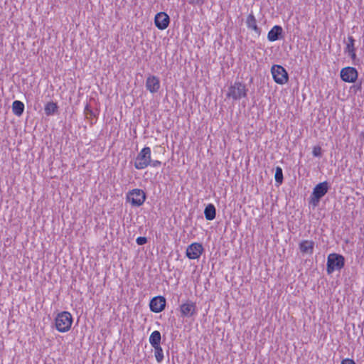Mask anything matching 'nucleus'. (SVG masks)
<instances>
[{"instance_id":"f257e3e1","label":"nucleus","mask_w":364,"mask_h":364,"mask_svg":"<svg viewBox=\"0 0 364 364\" xmlns=\"http://www.w3.org/2000/svg\"><path fill=\"white\" fill-rule=\"evenodd\" d=\"M73 323V316L68 311L59 313L55 318V325L59 332L68 331Z\"/></svg>"},{"instance_id":"0eeeda50","label":"nucleus","mask_w":364,"mask_h":364,"mask_svg":"<svg viewBox=\"0 0 364 364\" xmlns=\"http://www.w3.org/2000/svg\"><path fill=\"white\" fill-rule=\"evenodd\" d=\"M127 198L133 206L139 207L144 203L146 200V193L141 189H133L128 193Z\"/></svg>"},{"instance_id":"412c9836","label":"nucleus","mask_w":364,"mask_h":364,"mask_svg":"<svg viewBox=\"0 0 364 364\" xmlns=\"http://www.w3.org/2000/svg\"><path fill=\"white\" fill-rule=\"evenodd\" d=\"M154 348V355L158 363H161L164 360V353L160 345L152 346Z\"/></svg>"},{"instance_id":"dca6fc26","label":"nucleus","mask_w":364,"mask_h":364,"mask_svg":"<svg viewBox=\"0 0 364 364\" xmlns=\"http://www.w3.org/2000/svg\"><path fill=\"white\" fill-rule=\"evenodd\" d=\"M314 242L311 240H303L299 244V250L304 254L311 255L314 251Z\"/></svg>"},{"instance_id":"39448f33","label":"nucleus","mask_w":364,"mask_h":364,"mask_svg":"<svg viewBox=\"0 0 364 364\" xmlns=\"http://www.w3.org/2000/svg\"><path fill=\"white\" fill-rule=\"evenodd\" d=\"M271 73L274 82L279 85H284L289 80V74L286 69L280 65H274L271 68Z\"/></svg>"},{"instance_id":"9b49d317","label":"nucleus","mask_w":364,"mask_h":364,"mask_svg":"<svg viewBox=\"0 0 364 364\" xmlns=\"http://www.w3.org/2000/svg\"><path fill=\"white\" fill-rule=\"evenodd\" d=\"M169 23L170 18L165 12H159L155 16L154 23L158 29H166L168 26Z\"/></svg>"},{"instance_id":"aec40b11","label":"nucleus","mask_w":364,"mask_h":364,"mask_svg":"<svg viewBox=\"0 0 364 364\" xmlns=\"http://www.w3.org/2000/svg\"><path fill=\"white\" fill-rule=\"evenodd\" d=\"M58 107L56 103L53 102H49L45 106V114L47 116L53 115L58 111Z\"/></svg>"},{"instance_id":"b1692460","label":"nucleus","mask_w":364,"mask_h":364,"mask_svg":"<svg viewBox=\"0 0 364 364\" xmlns=\"http://www.w3.org/2000/svg\"><path fill=\"white\" fill-rule=\"evenodd\" d=\"M84 114L87 118H92L93 117H95V113L93 112L92 109H91L89 104H87L85 107L84 109Z\"/></svg>"},{"instance_id":"20e7f679","label":"nucleus","mask_w":364,"mask_h":364,"mask_svg":"<svg viewBox=\"0 0 364 364\" xmlns=\"http://www.w3.org/2000/svg\"><path fill=\"white\" fill-rule=\"evenodd\" d=\"M150 164L151 149L150 147L146 146L137 154L134 161V167L136 169H144L149 166Z\"/></svg>"},{"instance_id":"4468645a","label":"nucleus","mask_w":364,"mask_h":364,"mask_svg":"<svg viewBox=\"0 0 364 364\" xmlns=\"http://www.w3.org/2000/svg\"><path fill=\"white\" fill-rule=\"evenodd\" d=\"M283 29L281 26L276 25L272 28L267 34L269 41L274 42L282 38Z\"/></svg>"},{"instance_id":"f03ea898","label":"nucleus","mask_w":364,"mask_h":364,"mask_svg":"<svg viewBox=\"0 0 364 364\" xmlns=\"http://www.w3.org/2000/svg\"><path fill=\"white\" fill-rule=\"evenodd\" d=\"M330 186L327 181L318 183L313 189L309 198V203L314 207H316L321 198H323L328 191Z\"/></svg>"},{"instance_id":"bb28decb","label":"nucleus","mask_w":364,"mask_h":364,"mask_svg":"<svg viewBox=\"0 0 364 364\" xmlns=\"http://www.w3.org/2000/svg\"><path fill=\"white\" fill-rule=\"evenodd\" d=\"M161 164V162L160 161L151 159V164H149V166H153V167H158Z\"/></svg>"},{"instance_id":"393cba45","label":"nucleus","mask_w":364,"mask_h":364,"mask_svg":"<svg viewBox=\"0 0 364 364\" xmlns=\"http://www.w3.org/2000/svg\"><path fill=\"white\" fill-rule=\"evenodd\" d=\"M312 154L315 157H321L322 156V149L319 146H315L312 151Z\"/></svg>"},{"instance_id":"1a4fd4ad","label":"nucleus","mask_w":364,"mask_h":364,"mask_svg":"<svg viewBox=\"0 0 364 364\" xmlns=\"http://www.w3.org/2000/svg\"><path fill=\"white\" fill-rule=\"evenodd\" d=\"M166 299L163 296L152 298L149 303L150 310L154 313L161 312L166 307Z\"/></svg>"},{"instance_id":"c85d7f7f","label":"nucleus","mask_w":364,"mask_h":364,"mask_svg":"<svg viewBox=\"0 0 364 364\" xmlns=\"http://www.w3.org/2000/svg\"><path fill=\"white\" fill-rule=\"evenodd\" d=\"M341 364H355V363L352 359L346 358L342 360Z\"/></svg>"},{"instance_id":"cd10ccee","label":"nucleus","mask_w":364,"mask_h":364,"mask_svg":"<svg viewBox=\"0 0 364 364\" xmlns=\"http://www.w3.org/2000/svg\"><path fill=\"white\" fill-rule=\"evenodd\" d=\"M346 53H348V55L350 57V58L352 59L353 61L355 60V59H356L355 50L347 51Z\"/></svg>"},{"instance_id":"a211bd4d","label":"nucleus","mask_w":364,"mask_h":364,"mask_svg":"<svg viewBox=\"0 0 364 364\" xmlns=\"http://www.w3.org/2000/svg\"><path fill=\"white\" fill-rule=\"evenodd\" d=\"M24 111V104L19 100H15L12 104V112L17 116L20 117L22 115Z\"/></svg>"},{"instance_id":"7ed1b4c3","label":"nucleus","mask_w":364,"mask_h":364,"mask_svg":"<svg viewBox=\"0 0 364 364\" xmlns=\"http://www.w3.org/2000/svg\"><path fill=\"white\" fill-rule=\"evenodd\" d=\"M345 265V258L343 255L337 253L328 255L326 264V272L328 274L334 271H340Z\"/></svg>"},{"instance_id":"ddd939ff","label":"nucleus","mask_w":364,"mask_h":364,"mask_svg":"<svg viewBox=\"0 0 364 364\" xmlns=\"http://www.w3.org/2000/svg\"><path fill=\"white\" fill-rule=\"evenodd\" d=\"M146 87L151 93L157 92L160 88V82L156 76L151 75L146 78Z\"/></svg>"},{"instance_id":"c756f323","label":"nucleus","mask_w":364,"mask_h":364,"mask_svg":"<svg viewBox=\"0 0 364 364\" xmlns=\"http://www.w3.org/2000/svg\"><path fill=\"white\" fill-rule=\"evenodd\" d=\"M190 3L193 4H196V5L200 6V5L203 4L204 0H191Z\"/></svg>"},{"instance_id":"9d476101","label":"nucleus","mask_w":364,"mask_h":364,"mask_svg":"<svg viewBox=\"0 0 364 364\" xmlns=\"http://www.w3.org/2000/svg\"><path fill=\"white\" fill-rule=\"evenodd\" d=\"M203 251V247L202 245L198 242H194L188 246L186 254L188 258L195 259H198L200 256Z\"/></svg>"},{"instance_id":"2eb2a0df","label":"nucleus","mask_w":364,"mask_h":364,"mask_svg":"<svg viewBox=\"0 0 364 364\" xmlns=\"http://www.w3.org/2000/svg\"><path fill=\"white\" fill-rule=\"evenodd\" d=\"M246 24L249 29L255 31L257 36H260L262 30L257 24V20L252 13L250 14L246 19Z\"/></svg>"},{"instance_id":"6ab92c4d","label":"nucleus","mask_w":364,"mask_h":364,"mask_svg":"<svg viewBox=\"0 0 364 364\" xmlns=\"http://www.w3.org/2000/svg\"><path fill=\"white\" fill-rule=\"evenodd\" d=\"M161 336L159 331H154L151 333L149 337V343L151 346L161 344Z\"/></svg>"},{"instance_id":"4be33fe9","label":"nucleus","mask_w":364,"mask_h":364,"mask_svg":"<svg viewBox=\"0 0 364 364\" xmlns=\"http://www.w3.org/2000/svg\"><path fill=\"white\" fill-rule=\"evenodd\" d=\"M274 178L276 182L280 185L283 182V171L282 168L279 166H277L275 169Z\"/></svg>"},{"instance_id":"6e6552de","label":"nucleus","mask_w":364,"mask_h":364,"mask_svg":"<svg viewBox=\"0 0 364 364\" xmlns=\"http://www.w3.org/2000/svg\"><path fill=\"white\" fill-rule=\"evenodd\" d=\"M358 71L355 68L346 67L341 70V77L346 82H354L358 78Z\"/></svg>"},{"instance_id":"5701e85b","label":"nucleus","mask_w":364,"mask_h":364,"mask_svg":"<svg viewBox=\"0 0 364 364\" xmlns=\"http://www.w3.org/2000/svg\"><path fill=\"white\" fill-rule=\"evenodd\" d=\"M355 50V39L353 36L348 37V43L345 48V52Z\"/></svg>"},{"instance_id":"a878e982","label":"nucleus","mask_w":364,"mask_h":364,"mask_svg":"<svg viewBox=\"0 0 364 364\" xmlns=\"http://www.w3.org/2000/svg\"><path fill=\"white\" fill-rule=\"evenodd\" d=\"M136 242L137 245H143L147 242V238L146 237H138Z\"/></svg>"},{"instance_id":"f8f14e48","label":"nucleus","mask_w":364,"mask_h":364,"mask_svg":"<svg viewBox=\"0 0 364 364\" xmlns=\"http://www.w3.org/2000/svg\"><path fill=\"white\" fill-rule=\"evenodd\" d=\"M180 309L181 316L191 317L196 314V305L195 303L188 301L186 303L181 304Z\"/></svg>"},{"instance_id":"423d86ee","label":"nucleus","mask_w":364,"mask_h":364,"mask_svg":"<svg viewBox=\"0 0 364 364\" xmlns=\"http://www.w3.org/2000/svg\"><path fill=\"white\" fill-rule=\"evenodd\" d=\"M247 89L245 85L240 82H235L234 85L229 87L227 94L228 97H232L235 100L247 97Z\"/></svg>"},{"instance_id":"f3484780","label":"nucleus","mask_w":364,"mask_h":364,"mask_svg":"<svg viewBox=\"0 0 364 364\" xmlns=\"http://www.w3.org/2000/svg\"><path fill=\"white\" fill-rule=\"evenodd\" d=\"M205 218L208 220H213L215 218L216 209L213 204H208L204 210Z\"/></svg>"}]
</instances>
